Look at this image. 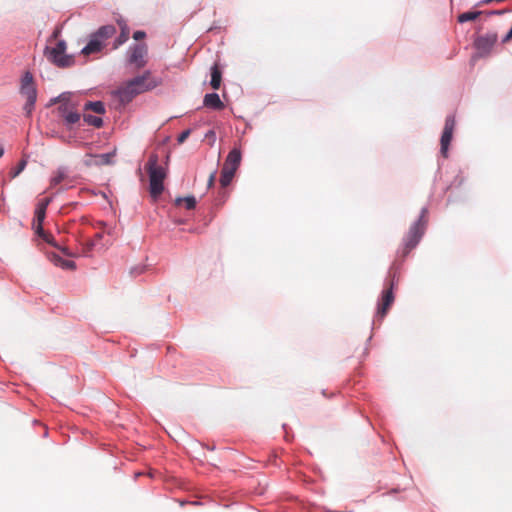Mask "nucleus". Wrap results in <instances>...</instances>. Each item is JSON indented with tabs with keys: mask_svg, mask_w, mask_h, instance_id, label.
<instances>
[{
	"mask_svg": "<svg viewBox=\"0 0 512 512\" xmlns=\"http://www.w3.org/2000/svg\"><path fill=\"white\" fill-rule=\"evenodd\" d=\"M161 84V79L156 78L150 71H145L120 86L113 94L125 105L130 103L137 95L150 91Z\"/></svg>",
	"mask_w": 512,
	"mask_h": 512,
	"instance_id": "f257e3e1",
	"label": "nucleus"
},
{
	"mask_svg": "<svg viewBox=\"0 0 512 512\" xmlns=\"http://www.w3.org/2000/svg\"><path fill=\"white\" fill-rule=\"evenodd\" d=\"M157 154L150 155L146 164V170L149 174V191L154 199H157L164 190V179L166 177L165 169L158 164Z\"/></svg>",
	"mask_w": 512,
	"mask_h": 512,
	"instance_id": "f03ea898",
	"label": "nucleus"
},
{
	"mask_svg": "<svg viewBox=\"0 0 512 512\" xmlns=\"http://www.w3.org/2000/svg\"><path fill=\"white\" fill-rule=\"evenodd\" d=\"M66 42L60 40L56 43L55 47L46 46L44 55L49 62L60 68H67L74 64V57L66 54Z\"/></svg>",
	"mask_w": 512,
	"mask_h": 512,
	"instance_id": "7ed1b4c3",
	"label": "nucleus"
},
{
	"mask_svg": "<svg viewBox=\"0 0 512 512\" xmlns=\"http://www.w3.org/2000/svg\"><path fill=\"white\" fill-rule=\"evenodd\" d=\"M20 94L26 100L23 109L26 112V115L30 116L36 103L37 89L33 75L29 71L25 72L21 79Z\"/></svg>",
	"mask_w": 512,
	"mask_h": 512,
	"instance_id": "20e7f679",
	"label": "nucleus"
},
{
	"mask_svg": "<svg viewBox=\"0 0 512 512\" xmlns=\"http://www.w3.org/2000/svg\"><path fill=\"white\" fill-rule=\"evenodd\" d=\"M240 163L241 151L239 148H233L229 152L221 170L220 184L222 187H226L231 183Z\"/></svg>",
	"mask_w": 512,
	"mask_h": 512,
	"instance_id": "39448f33",
	"label": "nucleus"
},
{
	"mask_svg": "<svg viewBox=\"0 0 512 512\" xmlns=\"http://www.w3.org/2000/svg\"><path fill=\"white\" fill-rule=\"evenodd\" d=\"M426 209L422 210L421 216L418 221L415 222L409 229L406 237L404 238V250L403 255L406 256L412 249L419 243L421 237L424 234L426 228L425 219Z\"/></svg>",
	"mask_w": 512,
	"mask_h": 512,
	"instance_id": "423d86ee",
	"label": "nucleus"
},
{
	"mask_svg": "<svg viewBox=\"0 0 512 512\" xmlns=\"http://www.w3.org/2000/svg\"><path fill=\"white\" fill-rule=\"evenodd\" d=\"M498 36L495 32H490L485 35L479 36L475 39L474 45L481 57H486L492 51L496 44Z\"/></svg>",
	"mask_w": 512,
	"mask_h": 512,
	"instance_id": "0eeeda50",
	"label": "nucleus"
},
{
	"mask_svg": "<svg viewBox=\"0 0 512 512\" xmlns=\"http://www.w3.org/2000/svg\"><path fill=\"white\" fill-rule=\"evenodd\" d=\"M129 63L134 64L136 68H142L146 65V56L148 47L146 44H135L129 48Z\"/></svg>",
	"mask_w": 512,
	"mask_h": 512,
	"instance_id": "6e6552de",
	"label": "nucleus"
},
{
	"mask_svg": "<svg viewBox=\"0 0 512 512\" xmlns=\"http://www.w3.org/2000/svg\"><path fill=\"white\" fill-rule=\"evenodd\" d=\"M455 117L454 116H447L445 119L444 129L442 132L440 144H441V154L444 157H447V152L449 149V145L451 143L453 132L455 129Z\"/></svg>",
	"mask_w": 512,
	"mask_h": 512,
	"instance_id": "1a4fd4ad",
	"label": "nucleus"
},
{
	"mask_svg": "<svg viewBox=\"0 0 512 512\" xmlns=\"http://www.w3.org/2000/svg\"><path fill=\"white\" fill-rule=\"evenodd\" d=\"M394 302L393 294V281L390 283V287L385 289L382 293L381 303L378 306L377 314L381 318L385 317L389 308Z\"/></svg>",
	"mask_w": 512,
	"mask_h": 512,
	"instance_id": "9d476101",
	"label": "nucleus"
},
{
	"mask_svg": "<svg viewBox=\"0 0 512 512\" xmlns=\"http://www.w3.org/2000/svg\"><path fill=\"white\" fill-rule=\"evenodd\" d=\"M104 47V43L94 33L90 36V40L87 45L81 50V53L85 56L90 54L98 53Z\"/></svg>",
	"mask_w": 512,
	"mask_h": 512,
	"instance_id": "9b49d317",
	"label": "nucleus"
},
{
	"mask_svg": "<svg viewBox=\"0 0 512 512\" xmlns=\"http://www.w3.org/2000/svg\"><path fill=\"white\" fill-rule=\"evenodd\" d=\"M63 182L72 183L67 169L64 167H60L56 171L53 172V176L51 177V180H50V188H55Z\"/></svg>",
	"mask_w": 512,
	"mask_h": 512,
	"instance_id": "f8f14e48",
	"label": "nucleus"
},
{
	"mask_svg": "<svg viewBox=\"0 0 512 512\" xmlns=\"http://www.w3.org/2000/svg\"><path fill=\"white\" fill-rule=\"evenodd\" d=\"M203 104L205 107L214 110H222L225 107L217 93L206 94L203 99Z\"/></svg>",
	"mask_w": 512,
	"mask_h": 512,
	"instance_id": "ddd939ff",
	"label": "nucleus"
},
{
	"mask_svg": "<svg viewBox=\"0 0 512 512\" xmlns=\"http://www.w3.org/2000/svg\"><path fill=\"white\" fill-rule=\"evenodd\" d=\"M222 72L217 63L211 67V81L210 85L214 90H218L221 86Z\"/></svg>",
	"mask_w": 512,
	"mask_h": 512,
	"instance_id": "4468645a",
	"label": "nucleus"
},
{
	"mask_svg": "<svg viewBox=\"0 0 512 512\" xmlns=\"http://www.w3.org/2000/svg\"><path fill=\"white\" fill-rule=\"evenodd\" d=\"M116 33L113 25H105L100 27L94 34L104 43L107 39Z\"/></svg>",
	"mask_w": 512,
	"mask_h": 512,
	"instance_id": "2eb2a0df",
	"label": "nucleus"
},
{
	"mask_svg": "<svg viewBox=\"0 0 512 512\" xmlns=\"http://www.w3.org/2000/svg\"><path fill=\"white\" fill-rule=\"evenodd\" d=\"M45 216L46 212H44L42 209L35 210V217L33 221V229L35 230V233L43 232V221L45 219Z\"/></svg>",
	"mask_w": 512,
	"mask_h": 512,
	"instance_id": "dca6fc26",
	"label": "nucleus"
},
{
	"mask_svg": "<svg viewBox=\"0 0 512 512\" xmlns=\"http://www.w3.org/2000/svg\"><path fill=\"white\" fill-rule=\"evenodd\" d=\"M119 25H120V28H121V32H120V35L117 37V39L115 40V44H114V48H118L119 46H121L122 44H124L125 42H127V40L129 39V28L127 27L126 24H122V22H118Z\"/></svg>",
	"mask_w": 512,
	"mask_h": 512,
	"instance_id": "f3484780",
	"label": "nucleus"
},
{
	"mask_svg": "<svg viewBox=\"0 0 512 512\" xmlns=\"http://www.w3.org/2000/svg\"><path fill=\"white\" fill-rule=\"evenodd\" d=\"M39 237H41L45 242H47L48 244L54 246V247H57L58 248V245L56 244L55 240H54V237L50 234V233H46L44 230L42 233H36ZM59 249L67 256H73V254H71L67 248H60Z\"/></svg>",
	"mask_w": 512,
	"mask_h": 512,
	"instance_id": "a211bd4d",
	"label": "nucleus"
},
{
	"mask_svg": "<svg viewBox=\"0 0 512 512\" xmlns=\"http://www.w3.org/2000/svg\"><path fill=\"white\" fill-rule=\"evenodd\" d=\"M64 120H65V123L69 126H72L76 123H78L80 121V114L78 112H74V111H63V114H62Z\"/></svg>",
	"mask_w": 512,
	"mask_h": 512,
	"instance_id": "6ab92c4d",
	"label": "nucleus"
},
{
	"mask_svg": "<svg viewBox=\"0 0 512 512\" xmlns=\"http://www.w3.org/2000/svg\"><path fill=\"white\" fill-rule=\"evenodd\" d=\"M84 109L91 110L97 114H104L105 113V106L104 103L101 101H95V102H87L84 106Z\"/></svg>",
	"mask_w": 512,
	"mask_h": 512,
	"instance_id": "aec40b11",
	"label": "nucleus"
},
{
	"mask_svg": "<svg viewBox=\"0 0 512 512\" xmlns=\"http://www.w3.org/2000/svg\"><path fill=\"white\" fill-rule=\"evenodd\" d=\"M52 261L57 265V266H60L64 269H75L76 265L73 261H70V260H65V259H62L60 256L58 255H53L52 256Z\"/></svg>",
	"mask_w": 512,
	"mask_h": 512,
	"instance_id": "412c9836",
	"label": "nucleus"
},
{
	"mask_svg": "<svg viewBox=\"0 0 512 512\" xmlns=\"http://www.w3.org/2000/svg\"><path fill=\"white\" fill-rule=\"evenodd\" d=\"M115 153H105L95 156V164L96 165H110L112 164V159Z\"/></svg>",
	"mask_w": 512,
	"mask_h": 512,
	"instance_id": "4be33fe9",
	"label": "nucleus"
},
{
	"mask_svg": "<svg viewBox=\"0 0 512 512\" xmlns=\"http://www.w3.org/2000/svg\"><path fill=\"white\" fill-rule=\"evenodd\" d=\"M481 13H482L481 11L464 12L458 16V22L464 23L467 21H473V20L477 19Z\"/></svg>",
	"mask_w": 512,
	"mask_h": 512,
	"instance_id": "5701e85b",
	"label": "nucleus"
},
{
	"mask_svg": "<svg viewBox=\"0 0 512 512\" xmlns=\"http://www.w3.org/2000/svg\"><path fill=\"white\" fill-rule=\"evenodd\" d=\"M83 119L88 125L94 126L96 128H100L103 125V120L97 116L84 114Z\"/></svg>",
	"mask_w": 512,
	"mask_h": 512,
	"instance_id": "b1692460",
	"label": "nucleus"
},
{
	"mask_svg": "<svg viewBox=\"0 0 512 512\" xmlns=\"http://www.w3.org/2000/svg\"><path fill=\"white\" fill-rule=\"evenodd\" d=\"M182 202L185 204V207L188 210L194 209L195 206H196V199L193 196H188V197H185V198H178L176 200L177 204H180Z\"/></svg>",
	"mask_w": 512,
	"mask_h": 512,
	"instance_id": "393cba45",
	"label": "nucleus"
},
{
	"mask_svg": "<svg viewBox=\"0 0 512 512\" xmlns=\"http://www.w3.org/2000/svg\"><path fill=\"white\" fill-rule=\"evenodd\" d=\"M25 166H26V161H24V160L20 161L17 168L15 169V171L12 172V176L13 177L18 176L23 171Z\"/></svg>",
	"mask_w": 512,
	"mask_h": 512,
	"instance_id": "a878e982",
	"label": "nucleus"
},
{
	"mask_svg": "<svg viewBox=\"0 0 512 512\" xmlns=\"http://www.w3.org/2000/svg\"><path fill=\"white\" fill-rule=\"evenodd\" d=\"M190 135V130L187 129L185 131H183L177 138V141L179 144H182L186 141V139L189 137Z\"/></svg>",
	"mask_w": 512,
	"mask_h": 512,
	"instance_id": "bb28decb",
	"label": "nucleus"
},
{
	"mask_svg": "<svg viewBox=\"0 0 512 512\" xmlns=\"http://www.w3.org/2000/svg\"><path fill=\"white\" fill-rule=\"evenodd\" d=\"M205 138L208 139L210 141V144L213 145L215 140H216V133L214 130H209L206 134H205Z\"/></svg>",
	"mask_w": 512,
	"mask_h": 512,
	"instance_id": "cd10ccee",
	"label": "nucleus"
},
{
	"mask_svg": "<svg viewBox=\"0 0 512 512\" xmlns=\"http://www.w3.org/2000/svg\"><path fill=\"white\" fill-rule=\"evenodd\" d=\"M50 203V199L49 198H46L44 200H42L38 205H37V208L36 209H42L44 212H46V209H47V206L49 205Z\"/></svg>",
	"mask_w": 512,
	"mask_h": 512,
	"instance_id": "c85d7f7f",
	"label": "nucleus"
},
{
	"mask_svg": "<svg viewBox=\"0 0 512 512\" xmlns=\"http://www.w3.org/2000/svg\"><path fill=\"white\" fill-rule=\"evenodd\" d=\"M50 203V199L49 198H46L44 200H42L38 205H37V208L36 209H42L44 212H46V209H47V206L49 205Z\"/></svg>",
	"mask_w": 512,
	"mask_h": 512,
	"instance_id": "c756f323",
	"label": "nucleus"
},
{
	"mask_svg": "<svg viewBox=\"0 0 512 512\" xmlns=\"http://www.w3.org/2000/svg\"><path fill=\"white\" fill-rule=\"evenodd\" d=\"M145 36H146V33L144 31H141V30L135 31L134 34H133V38L136 41L144 39Z\"/></svg>",
	"mask_w": 512,
	"mask_h": 512,
	"instance_id": "7c9ffc66",
	"label": "nucleus"
},
{
	"mask_svg": "<svg viewBox=\"0 0 512 512\" xmlns=\"http://www.w3.org/2000/svg\"><path fill=\"white\" fill-rule=\"evenodd\" d=\"M95 246H96V243L94 241L87 242L84 247V252L85 253L90 252Z\"/></svg>",
	"mask_w": 512,
	"mask_h": 512,
	"instance_id": "2f4dec72",
	"label": "nucleus"
},
{
	"mask_svg": "<svg viewBox=\"0 0 512 512\" xmlns=\"http://www.w3.org/2000/svg\"><path fill=\"white\" fill-rule=\"evenodd\" d=\"M215 176H216V172H213V173L210 174L209 179H208V187L209 188L214 185Z\"/></svg>",
	"mask_w": 512,
	"mask_h": 512,
	"instance_id": "473e14b6",
	"label": "nucleus"
},
{
	"mask_svg": "<svg viewBox=\"0 0 512 512\" xmlns=\"http://www.w3.org/2000/svg\"><path fill=\"white\" fill-rule=\"evenodd\" d=\"M102 233H97L92 241H94L96 244L98 241L102 238Z\"/></svg>",
	"mask_w": 512,
	"mask_h": 512,
	"instance_id": "72a5a7b5",
	"label": "nucleus"
},
{
	"mask_svg": "<svg viewBox=\"0 0 512 512\" xmlns=\"http://www.w3.org/2000/svg\"><path fill=\"white\" fill-rule=\"evenodd\" d=\"M60 34V31L57 29L53 32L52 36H51V39H56Z\"/></svg>",
	"mask_w": 512,
	"mask_h": 512,
	"instance_id": "f704fd0d",
	"label": "nucleus"
},
{
	"mask_svg": "<svg viewBox=\"0 0 512 512\" xmlns=\"http://www.w3.org/2000/svg\"><path fill=\"white\" fill-rule=\"evenodd\" d=\"M4 154V149L0 146V158L3 156Z\"/></svg>",
	"mask_w": 512,
	"mask_h": 512,
	"instance_id": "c9c22d12",
	"label": "nucleus"
}]
</instances>
